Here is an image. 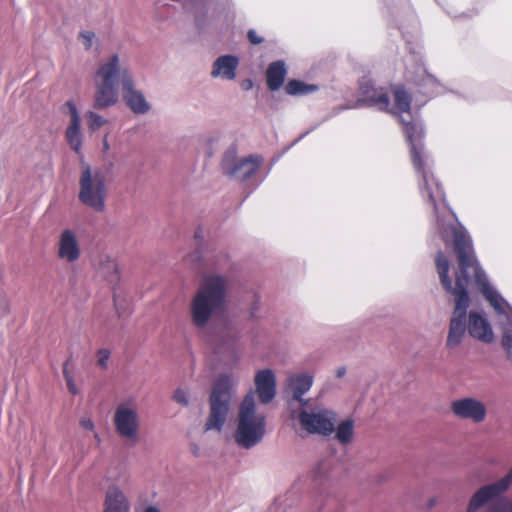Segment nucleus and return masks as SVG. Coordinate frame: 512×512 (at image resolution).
<instances>
[{
  "mask_svg": "<svg viewBox=\"0 0 512 512\" xmlns=\"http://www.w3.org/2000/svg\"><path fill=\"white\" fill-rule=\"evenodd\" d=\"M360 91L369 105L399 117L403 132L410 144L411 160L418 175L421 196L432 205L438 230L444 242L446 244L453 242L456 250V237L462 234L469 241L467 253H474L467 231L462 226H454L451 223L453 214L446 205L443 188L431 170L430 159L422 143L424 134L422 124L410 110V95L403 88L398 87L393 91V104H391L384 89L376 88L369 80L361 82Z\"/></svg>",
  "mask_w": 512,
  "mask_h": 512,
  "instance_id": "obj_1",
  "label": "nucleus"
},
{
  "mask_svg": "<svg viewBox=\"0 0 512 512\" xmlns=\"http://www.w3.org/2000/svg\"><path fill=\"white\" fill-rule=\"evenodd\" d=\"M468 246L469 241L462 234H458L456 237L458 270L454 273V281L449 275L450 263L443 253L439 252L435 259L441 285L455 297V308L449 325L446 346L449 349L458 347L465 335L467 309L470 305L467 288L473 278L478 289L499 317L502 331L501 344L507 357L512 360V307L490 284L474 253H467Z\"/></svg>",
  "mask_w": 512,
  "mask_h": 512,
  "instance_id": "obj_2",
  "label": "nucleus"
},
{
  "mask_svg": "<svg viewBox=\"0 0 512 512\" xmlns=\"http://www.w3.org/2000/svg\"><path fill=\"white\" fill-rule=\"evenodd\" d=\"M119 83L126 106L136 115H145L151 104L145 94L136 87L130 69L122 65L117 53L99 62L93 76V108L103 110L115 106L119 101Z\"/></svg>",
  "mask_w": 512,
  "mask_h": 512,
  "instance_id": "obj_3",
  "label": "nucleus"
},
{
  "mask_svg": "<svg viewBox=\"0 0 512 512\" xmlns=\"http://www.w3.org/2000/svg\"><path fill=\"white\" fill-rule=\"evenodd\" d=\"M229 279L225 275L205 276L189 303L191 324L199 331L206 330L213 317L226 306Z\"/></svg>",
  "mask_w": 512,
  "mask_h": 512,
  "instance_id": "obj_4",
  "label": "nucleus"
},
{
  "mask_svg": "<svg viewBox=\"0 0 512 512\" xmlns=\"http://www.w3.org/2000/svg\"><path fill=\"white\" fill-rule=\"evenodd\" d=\"M266 433V415L257 408L254 392L250 391L238 408L234 442L238 447L250 450L263 441Z\"/></svg>",
  "mask_w": 512,
  "mask_h": 512,
  "instance_id": "obj_5",
  "label": "nucleus"
},
{
  "mask_svg": "<svg viewBox=\"0 0 512 512\" xmlns=\"http://www.w3.org/2000/svg\"><path fill=\"white\" fill-rule=\"evenodd\" d=\"M238 378L232 374H221L215 381L209 397V414L204 423V431L220 433L227 421Z\"/></svg>",
  "mask_w": 512,
  "mask_h": 512,
  "instance_id": "obj_6",
  "label": "nucleus"
},
{
  "mask_svg": "<svg viewBox=\"0 0 512 512\" xmlns=\"http://www.w3.org/2000/svg\"><path fill=\"white\" fill-rule=\"evenodd\" d=\"M512 486V467L500 479L485 484L470 497L466 512H478L486 508V512H512V499L503 495Z\"/></svg>",
  "mask_w": 512,
  "mask_h": 512,
  "instance_id": "obj_7",
  "label": "nucleus"
},
{
  "mask_svg": "<svg viewBox=\"0 0 512 512\" xmlns=\"http://www.w3.org/2000/svg\"><path fill=\"white\" fill-rule=\"evenodd\" d=\"M108 182L102 169L82 164L79 175V201L94 212L106 210Z\"/></svg>",
  "mask_w": 512,
  "mask_h": 512,
  "instance_id": "obj_8",
  "label": "nucleus"
},
{
  "mask_svg": "<svg viewBox=\"0 0 512 512\" xmlns=\"http://www.w3.org/2000/svg\"><path fill=\"white\" fill-rule=\"evenodd\" d=\"M112 422L116 434L127 445L134 446L139 443L142 418L135 397L122 399L115 405Z\"/></svg>",
  "mask_w": 512,
  "mask_h": 512,
  "instance_id": "obj_9",
  "label": "nucleus"
},
{
  "mask_svg": "<svg viewBox=\"0 0 512 512\" xmlns=\"http://www.w3.org/2000/svg\"><path fill=\"white\" fill-rule=\"evenodd\" d=\"M291 417L298 419L301 427L309 434L329 436L335 430L336 413L324 406L308 408L300 407L299 411H291Z\"/></svg>",
  "mask_w": 512,
  "mask_h": 512,
  "instance_id": "obj_10",
  "label": "nucleus"
},
{
  "mask_svg": "<svg viewBox=\"0 0 512 512\" xmlns=\"http://www.w3.org/2000/svg\"><path fill=\"white\" fill-rule=\"evenodd\" d=\"M236 154L235 148H230L225 153L222 161L224 173L241 181L247 180L256 173L262 159L258 156L250 155L238 160Z\"/></svg>",
  "mask_w": 512,
  "mask_h": 512,
  "instance_id": "obj_11",
  "label": "nucleus"
},
{
  "mask_svg": "<svg viewBox=\"0 0 512 512\" xmlns=\"http://www.w3.org/2000/svg\"><path fill=\"white\" fill-rule=\"evenodd\" d=\"M451 411L455 417L480 424L487 418L485 403L476 397H463L451 402Z\"/></svg>",
  "mask_w": 512,
  "mask_h": 512,
  "instance_id": "obj_12",
  "label": "nucleus"
},
{
  "mask_svg": "<svg viewBox=\"0 0 512 512\" xmlns=\"http://www.w3.org/2000/svg\"><path fill=\"white\" fill-rule=\"evenodd\" d=\"M313 383L314 378L308 372L293 373L287 377L284 394L289 398L288 405L291 410L293 401L298 402L300 407L308 405L309 400L304 395L310 391Z\"/></svg>",
  "mask_w": 512,
  "mask_h": 512,
  "instance_id": "obj_13",
  "label": "nucleus"
},
{
  "mask_svg": "<svg viewBox=\"0 0 512 512\" xmlns=\"http://www.w3.org/2000/svg\"><path fill=\"white\" fill-rule=\"evenodd\" d=\"M57 256L66 263H74L80 259L81 247L77 233L72 229L61 231L57 242Z\"/></svg>",
  "mask_w": 512,
  "mask_h": 512,
  "instance_id": "obj_14",
  "label": "nucleus"
},
{
  "mask_svg": "<svg viewBox=\"0 0 512 512\" xmlns=\"http://www.w3.org/2000/svg\"><path fill=\"white\" fill-rule=\"evenodd\" d=\"M96 277L115 286L120 280V271L116 260L107 253L99 254L93 263Z\"/></svg>",
  "mask_w": 512,
  "mask_h": 512,
  "instance_id": "obj_15",
  "label": "nucleus"
},
{
  "mask_svg": "<svg viewBox=\"0 0 512 512\" xmlns=\"http://www.w3.org/2000/svg\"><path fill=\"white\" fill-rule=\"evenodd\" d=\"M468 333L483 343H492L495 335L489 320L479 312L471 311L468 317Z\"/></svg>",
  "mask_w": 512,
  "mask_h": 512,
  "instance_id": "obj_16",
  "label": "nucleus"
},
{
  "mask_svg": "<svg viewBox=\"0 0 512 512\" xmlns=\"http://www.w3.org/2000/svg\"><path fill=\"white\" fill-rule=\"evenodd\" d=\"M69 110L70 120L66 128L65 136L66 140L75 152L79 153L82 148V132H81V118L76 107V104L72 101H68L65 104Z\"/></svg>",
  "mask_w": 512,
  "mask_h": 512,
  "instance_id": "obj_17",
  "label": "nucleus"
},
{
  "mask_svg": "<svg viewBox=\"0 0 512 512\" xmlns=\"http://www.w3.org/2000/svg\"><path fill=\"white\" fill-rule=\"evenodd\" d=\"M255 388L261 403H270L276 395V377L271 369H263L255 375Z\"/></svg>",
  "mask_w": 512,
  "mask_h": 512,
  "instance_id": "obj_18",
  "label": "nucleus"
},
{
  "mask_svg": "<svg viewBox=\"0 0 512 512\" xmlns=\"http://www.w3.org/2000/svg\"><path fill=\"white\" fill-rule=\"evenodd\" d=\"M238 66V57L230 54L222 55L213 62L210 75L214 79L233 81L236 79Z\"/></svg>",
  "mask_w": 512,
  "mask_h": 512,
  "instance_id": "obj_19",
  "label": "nucleus"
},
{
  "mask_svg": "<svg viewBox=\"0 0 512 512\" xmlns=\"http://www.w3.org/2000/svg\"><path fill=\"white\" fill-rule=\"evenodd\" d=\"M103 512H131L130 500L118 486H111L106 491Z\"/></svg>",
  "mask_w": 512,
  "mask_h": 512,
  "instance_id": "obj_20",
  "label": "nucleus"
},
{
  "mask_svg": "<svg viewBox=\"0 0 512 512\" xmlns=\"http://www.w3.org/2000/svg\"><path fill=\"white\" fill-rule=\"evenodd\" d=\"M287 69L284 61L272 62L266 71L267 86L271 91L278 90L284 83Z\"/></svg>",
  "mask_w": 512,
  "mask_h": 512,
  "instance_id": "obj_21",
  "label": "nucleus"
},
{
  "mask_svg": "<svg viewBox=\"0 0 512 512\" xmlns=\"http://www.w3.org/2000/svg\"><path fill=\"white\" fill-rule=\"evenodd\" d=\"M334 431L336 439L341 444H348L354 435V422L351 419H346L340 422Z\"/></svg>",
  "mask_w": 512,
  "mask_h": 512,
  "instance_id": "obj_22",
  "label": "nucleus"
},
{
  "mask_svg": "<svg viewBox=\"0 0 512 512\" xmlns=\"http://www.w3.org/2000/svg\"><path fill=\"white\" fill-rule=\"evenodd\" d=\"M317 89L316 85L306 84L299 80H291L285 87V91L289 95H307L317 91Z\"/></svg>",
  "mask_w": 512,
  "mask_h": 512,
  "instance_id": "obj_23",
  "label": "nucleus"
},
{
  "mask_svg": "<svg viewBox=\"0 0 512 512\" xmlns=\"http://www.w3.org/2000/svg\"><path fill=\"white\" fill-rule=\"evenodd\" d=\"M87 120L88 129L91 132H95L99 130L101 127L107 124L108 120L95 112L94 110H89L85 114Z\"/></svg>",
  "mask_w": 512,
  "mask_h": 512,
  "instance_id": "obj_24",
  "label": "nucleus"
},
{
  "mask_svg": "<svg viewBox=\"0 0 512 512\" xmlns=\"http://www.w3.org/2000/svg\"><path fill=\"white\" fill-rule=\"evenodd\" d=\"M421 86L426 94L437 95L441 92V86L437 80L430 74H427L422 80Z\"/></svg>",
  "mask_w": 512,
  "mask_h": 512,
  "instance_id": "obj_25",
  "label": "nucleus"
},
{
  "mask_svg": "<svg viewBox=\"0 0 512 512\" xmlns=\"http://www.w3.org/2000/svg\"><path fill=\"white\" fill-rule=\"evenodd\" d=\"M173 400L184 407H188L191 402L189 389L187 387L177 388L173 393Z\"/></svg>",
  "mask_w": 512,
  "mask_h": 512,
  "instance_id": "obj_26",
  "label": "nucleus"
},
{
  "mask_svg": "<svg viewBox=\"0 0 512 512\" xmlns=\"http://www.w3.org/2000/svg\"><path fill=\"white\" fill-rule=\"evenodd\" d=\"M96 358H97V365L101 369H107L108 362L110 359V351L106 348H101L97 351Z\"/></svg>",
  "mask_w": 512,
  "mask_h": 512,
  "instance_id": "obj_27",
  "label": "nucleus"
},
{
  "mask_svg": "<svg viewBox=\"0 0 512 512\" xmlns=\"http://www.w3.org/2000/svg\"><path fill=\"white\" fill-rule=\"evenodd\" d=\"M79 39L81 40L85 50H90L93 47L96 35L92 31H83L79 34Z\"/></svg>",
  "mask_w": 512,
  "mask_h": 512,
  "instance_id": "obj_28",
  "label": "nucleus"
},
{
  "mask_svg": "<svg viewBox=\"0 0 512 512\" xmlns=\"http://www.w3.org/2000/svg\"><path fill=\"white\" fill-rule=\"evenodd\" d=\"M80 425L83 429L94 432L95 426L91 418L84 417L80 420Z\"/></svg>",
  "mask_w": 512,
  "mask_h": 512,
  "instance_id": "obj_29",
  "label": "nucleus"
},
{
  "mask_svg": "<svg viewBox=\"0 0 512 512\" xmlns=\"http://www.w3.org/2000/svg\"><path fill=\"white\" fill-rule=\"evenodd\" d=\"M64 376H65L69 391L73 394H76L78 392L77 387H76L75 383L73 382L71 376L68 374L66 369H64Z\"/></svg>",
  "mask_w": 512,
  "mask_h": 512,
  "instance_id": "obj_30",
  "label": "nucleus"
},
{
  "mask_svg": "<svg viewBox=\"0 0 512 512\" xmlns=\"http://www.w3.org/2000/svg\"><path fill=\"white\" fill-rule=\"evenodd\" d=\"M248 39L252 44H260L263 42V38L260 37L255 30H249L248 31Z\"/></svg>",
  "mask_w": 512,
  "mask_h": 512,
  "instance_id": "obj_31",
  "label": "nucleus"
},
{
  "mask_svg": "<svg viewBox=\"0 0 512 512\" xmlns=\"http://www.w3.org/2000/svg\"><path fill=\"white\" fill-rule=\"evenodd\" d=\"M137 512H161V510L155 505H148L143 510Z\"/></svg>",
  "mask_w": 512,
  "mask_h": 512,
  "instance_id": "obj_32",
  "label": "nucleus"
},
{
  "mask_svg": "<svg viewBox=\"0 0 512 512\" xmlns=\"http://www.w3.org/2000/svg\"><path fill=\"white\" fill-rule=\"evenodd\" d=\"M102 148H103V152L104 153H107L110 149V144L108 142V136L105 135L104 138H103V141H102Z\"/></svg>",
  "mask_w": 512,
  "mask_h": 512,
  "instance_id": "obj_33",
  "label": "nucleus"
},
{
  "mask_svg": "<svg viewBox=\"0 0 512 512\" xmlns=\"http://www.w3.org/2000/svg\"><path fill=\"white\" fill-rule=\"evenodd\" d=\"M346 374V368L345 367H339L336 369L335 375L338 378L343 377Z\"/></svg>",
  "mask_w": 512,
  "mask_h": 512,
  "instance_id": "obj_34",
  "label": "nucleus"
},
{
  "mask_svg": "<svg viewBox=\"0 0 512 512\" xmlns=\"http://www.w3.org/2000/svg\"><path fill=\"white\" fill-rule=\"evenodd\" d=\"M252 87V82L250 80L243 86L244 89H250Z\"/></svg>",
  "mask_w": 512,
  "mask_h": 512,
  "instance_id": "obj_35",
  "label": "nucleus"
},
{
  "mask_svg": "<svg viewBox=\"0 0 512 512\" xmlns=\"http://www.w3.org/2000/svg\"><path fill=\"white\" fill-rule=\"evenodd\" d=\"M436 501H437L436 498H431L429 500V507H433L436 504Z\"/></svg>",
  "mask_w": 512,
  "mask_h": 512,
  "instance_id": "obj_36",
  "label": "nucleus"
}]
</instances>
